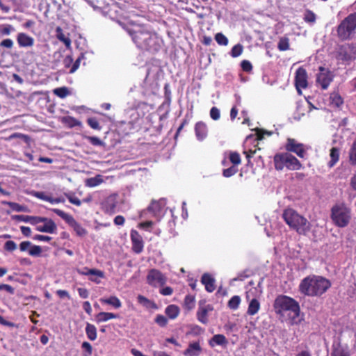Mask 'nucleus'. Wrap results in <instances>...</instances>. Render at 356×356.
Wrapping results in <instances>:
<instances>
[{"label": "nucleus", "mask_w": 356, "mask_h": 356, "mask_svg": "<svg viewBox=\"0 0 356 356\" xmlns=\"http://www.w3.org/2000/svg\"><path fill=\"white\" fill-rule=\"evenodd\" d=\"M195 131L198 140L202 141L207 136V127L202 122L196 123L195 126Z\"/></svg>", "instance_id": "6ab92c4d"}, {"label": "nucleus", "mask_w": 356, "mask_h": 356, "mask_svg": "<svg viewBox=\"0 0 356 356\" xmlns=\"http://www.w3.org/2000/svg\"><path fill=\"white\" fill-rule=\"evenodd\" d=\"M104 182L103 177L100 175H97L95 177L87 179L85 181L86 186L90 188L96 187Z\"/></svg>", "instance_id": "bb28decb"}, {"label": "nucleus", "mask_w": 356, "mask_h": 356, "mask_svg": "<svg viewBox=\"0 0 356 356\" xmlns=\"http://www.w3.org/2000/svg\"><path fill=\"white\" fill-rule=\"evenodd\" d=\"M280 51H286L289 49V40L287 38H281L277 44Z\"/></svg>", "instance_id": "4c0bfd02"}, {"label": "nucleus", "mask_w": 356, "mask_h": 356, "mask_svg": "<svg viewBox=\"0 0 356 356\" xmlns=\"http://www.w3.org/2000/svg\"><path fill=\"white\" fill-rule=\"evenodd\" d=\"M202 353L200 342L195 341L189 343L188 347L184 350L185 356H199Z\"/></svg>", "instance_id": "a211bd4d"}, {"label": "nucleus", "mask_w": 356, "mask_h": 356, "mask_svg": "<svg viewBox=\"0 0 356 356\" xmlns=\"http://www.w3.org/2000/svg\"><path fill=\"white\" fill-rule=\"evenodd\" d=\"M77 272L80 275H102L100 273L97 272L95 268H83V269H78Z\"/></svg>", "instance_id": "58836bf2"}, {"label": "nucleus", "mask_w": 356, "mask_h": 356, "mask_svg": "<svg viewBox=\"0 0 356 356\" xmlns=\"http://www.w3.org/2000/svg\"><path fill=\"white\" fill-rule=\"evenodd\" d=\"M60 121L63 124H64L66 127L69 128H72L76 126L80 127L82 125V123L79 120L75 119L72 116L62 117Z\"/></svg>", "instance_id": "a878e982"}, {"label": "nucleus", "mask_w": 356, "mask_h": 356, "mask_svg": "<svg viewBox=\"0 0 356 356\" xmlns=\"http://www.w3.org/2000/svg\"><path fill=\"white\" fill-rule=\"evenodd\" d=\"M172 289L169 286H166L160 291V293L163 296H170L172 293Z\"/></svg>", "instance_id": "338daca9"}, {"label": "nucleus", "mask_w": 356, "mask_h": 356, "mask_svg": "<svg viewBox=\"0 0 356 356\" xmlns=\"http://www.w3.org/2000/svg\"><path fill=\"white\" fill-rule=\"evenodd\" d=\"M215 39L217 42V43L220 45H224L226 46L228 44V39L225 35H224L221 33H218L216 35Z\"/></svg>", "instance_id": "79ce46f5"}, {"label": "nucleus", "mask_w": 356, "mask_h": 356, "mask_svg": "<svg viewBox=\"0 0 356 356\" xmlns=\"http://www.w3.org/2000/svg\"><path fill=\"white\" fill-rule=\"evenodd\" d=\"M41 252H42V249L39 245H31V246L29 249V254L31 256L36 257V256H39L41 254Z\"/></svg>", "instance_id": "c03bdc74"}, {"label": "nucleus", "mask_w": 356, "mask_h": 356, "mask_svg": "<svg viewBox=\"0 0 356 356\" xmlns=\"http://www.w3.org/2000/svg\"><path fill=\"white\" fill-rule=\"evenodd\" d=\"M330 161L329 162L330 167L334 166L339 159V149L337 147H332L330 150Z\"/></svg>", "instance_id": "473e14b6"}, {"label": "nucleus", "mask_w": 356, "mask_h": 356, "mask_svg": "<svg viewBox=\"0 0 356 356\" xmlns=\"http://www.w3.org/2000/svg\"><path fill=\"white\" fill-rule=\"evenodd\" d=\"M87 140L95 146H104V143L99 138L95 136H88Z\"/></svg>", "instance_id": "a18cd8bd"}, {"label": "nucleus", "mask_w": 356, "mask_h": 356, "mask_svg": "<svg viewBox=\"0 0 356 356\" xmlns=\"http://www.w3.org/2000/svg\"><path fill=\"white\" fill-rule=\"evenodd\" d=\"M332 356H350L348 347L337 344L334 346Z\"/></svg>", "instance_id": "393cba45"}, {"label": "nucleus", "mask_w": 356, "mask_h": 356, "mask_svg": "<svg viewBox=\"0 0 356 356\" xmlns=\"http://www.w3.org/2000/svg\"><path fill=\"white\" fill-rule=\"evenodd\" d=\"M286 149L296 154L299 157L304 158L306 154V149L302 143H298L293 138H288Z\"/></svg>", "instance_id": "4468645a"}, {"label": "nucleus", "mask_w": 356, "mask_h": 356, "mask_svg": "<svg viewBox=\"0 0 356 356\" xmlns=\"http://www.w3.org/2000/svg\"><path fill=\"white\" fill-rule=\"evenodd\" d=\"M209 343L211 347L216 346H226L227 340L222 334H216L209 340Z\"/></svg>", "instance_id": "5701e85b"}, {"label": "nucleus", "mask_w": 356, "mask_h": 356, "mask_svg": "<svg viewBox=\"0 0 356 356\" xmlns=\"http://www.w3.org/2000/svg\"><path fill=\"white\" fill-rule=\"evenodd\" d=\"M295 84L298 92L301 94V89L307 87V74L306 70L302 67H299L296 72Z\"/></svg>", "instance_id": "ddd939ff"}, {"label": "nucleus", "mask_w": 356, "mask_h": 356, "mask_svg": "<svg viewBox=\"0 0 356 356\" xmlns=\"http://www.w3.org/2000/svg\"><path fill=\"white\" fill-rule=\"evenodd\" d=\"M56 37L57 38L63 42L65 45L66 46L67 48H70L71 47V40L70 39V38L68 36H66L63 32V30L60 27H57L56 29Z\"/></svg>", "instance_id": "c85d7f7f"}, {"label": "nucleus", "mask_w": 356, "mask_h": 356, "mask_svg": "<svg viewBox=\"0 0 356 356\" xmlns=\"http://www.w3.org/2000/svg\"><path fill=\"white\" fill-rule=\"evenodd\" d=\"M54 94L60 98H65L70 95V92L66 87L57 88L54 90Z\"/></svg>", "instance_id": "e433bc0d"}, {"label": "nucleus", "mask_w": 356, "mask_h": 356, "mask_svg": "<svg viewBox=\"0 0 356 356\" xmlns=\"http://www.w3.org/2000/svg\"><path fill=\"white\" fill-rule=\"evenodd\" d=\"M31 224L37 225L35 229L40 232L54 234L57 229L55 222L47 218L37 217L32 218Z\"/></svg>", "instance_id": "9d476101"}, {"label": "nucleus", "mask_w": 356, "mask_h": 356, "mask_svg": "<svg viewBox=\"0 0 356 356\" xmlns=\"http://www.w3.org/2000/svg\"><path fill=\"white\" fill-rule=\"evenodd\" d=\"M179 308L175 305H170L165 308V313L170 319H175L179 314Z\"/></svg>", "instance_id": "cd10ccee"}, {"label": "nucleus", "mask_w": 356, "mask_h": 356, "mask_svg": "<svg viewBox=\"0 0 356 356\" xmlns=\"http://www.w3.org/2000/svg\"><path fill=\"white\" fill-rule=\"evenodd\" d=\"M129 34L138 47L146 49H156L155 44L158 38L156 34L149 31L147 29L137 26L129 31Z\"/></svg>", "instance_id": "7ed1b4c3"}, {"label": "nucleus", "mask_w": 356, "mask_h": 356, "mask_svg": "<svg viewBox=\"0 0 356 356\" xmlns=\"http://www.w3.org/2000/svg\"><path fill=\"white\" fill-rule=\"evenodd\" d=\"M3 204L8 205L13 211H17V212H23L26 211V207L22 205H20L15 202H2Z\"/></svg>", "instance_id": "c9c22d12"}, {"label": "nucleus", "mask_w": 356, "mask_h": 356, "mask_svg": "<svg viewBox=\"0 0 356 356\" xmlns=\"http://www.w3.org/2000/svg\"><path fill=\"white\" fill-rule=\"evenodd\" d=\"M0 45L6 48H12L13 46V41L11 39H5L1 41Z\"/></svg>", "instance_id": "e2e57ef3"}, {"label": "nucleus", "mask_w": 356, "mask_h": 356, "mask_svg": "<svg viewBox=\"0 0 356 356\" xmlns=\"http://www.w3.org/2000/svg\"><path fill=\"white\" fill-rule=\"evenodd\" d=\"M329 99L330 104L334 107H339L343 103L341 97L336 92L331 93Z\"/></svg>", "instance_id": "7c9ffc66"}, {"label": "nucleus", "mask_w": 356, "mask_h": 356, "mask_svg": "<svg viewBox=\"0 0 356 356\" xmlns=\"http://www.w3.org/2000/svg\"><path fill=\"white\" fill-rule=\"evenodd\" d=\"M20 230H21L22 233L26 236H29L31 234V228L29 227L21 226Z\"/></svg>", "instance_id": "69168bd1"}, {"label": "nucleus", "mask_w": 356, "mask_h": 356, "mask_svg": "<svg viewBox=\"0 0 356 356\" xmlns=\"http://www.w3.org/2000/svg\"><path fill=\"white\" fill-rule=\"evenodd\" d=\"M148 209L153 213L155 217H160L163 214L162 203L160 202H153Z\"/></svg>", "instance_id": "c756f323"}, {"label": "nucleus", "mask_w": 356, "mask_h": 356, "mask_svg": "<svg viewBox=\"0 0 356 356\" xmlns=\"http://www.w3.org/2000/svg\"><path fill=\"white\" fill-rule=\"evenodd\" d=\"M283 218L286 224L291 228L296 229L299 234L306 235L311 229L310 222L292 209L284 210Z\"/></svg>", "instance_id": "20e7f679"}, {"label": "nucleus", "mask_w": 356, "mask_h": 356, "mask_svg": "<svg viewBox=\"0 0 356 356\" xmlns=\"http://www.w3.org/2000/svg\"><path fill=\"white\" fill-rule=\"evenodd\" d=\"M214 279L209 274H204L202 277V283L205 286L208 292H213L215 289Z\"/></svg>", "instance_id": "412c9836"}, {"label": "nucleus", "mask_w": 356, "mask_h": 356, "mask_svg": "<svg viewBox=\"0 0 356 356\" xmlns=\"http://www.w3.org/2000/svg\"><path fill=\"white\" fill-rule=\"evenodd\" d=\"M78 293H79V295L82 298H87L88 297V291L85 288H79L78 289Z\"/></svg>", "instance_id": "0e129e2a"}, {"label": "nucleus", "mask_w": 356, "mask_h": 356, "mask_svg": "<svg viewBox=\"0 0 356 356\" xmlns=\"http://www.w3.org/2000/svg\"><path fill=\"white\" fill-rule=\"evenodd\" d=\"M51 211L62 218L70 227H72L78 236H84L87 234L86 229L77 222L72 216L58 209H52Z\"/></svg>", "instance_id": "1a4fd4ad"}, {"label": "nucleus", "mask_w": 356, "mask_h": 356, "mask_svg": "<svg viewBox=\"0 0 356 356\" xmlns=\"http://www.w3.org/2000/svg\"><path fill=\"white\" fill-rule=\"evenodd\" d=\"M184 302L188 309H192L195 306V298L191 296H187L185 298Z\"/></svg>", "instance_id": "8fccbe9b"}, {"label": "nucleus", "mask_w": 356, "mask_h": 356, "mask_svg": "<svg viewBox=\"0 0 356 356\" xmlns=\"http://www.w3.org/2000/svg\"><path fill=\"white\" fill-rule=\"evenodd\" d=\"M229 158L234 166L239 165L241 162V156L237 152H231Z\"/></svg>", "instance_id": "ea45409f"}, {"label": "nucleus", "mask_w": 356, "mask_h": 356, "mask_svg": "<svg viewBox=\"0 0 356 356\" xmlns=\"http://www.w3.org/2000/svg\"><path fill=\"white\" fill-rule=\"evenodd\" d=\"M305 19L308 22H314L316 20V16L312 12L308 11L305 13Z\"/></svg>", "instance_id": "bf43d9fd"}, {"label": "nucleus", "mask_w": 356, "mask_h": 356, "mask_svg": "<svg viewBox=\"0 0 356 356\" xmlns=\"http://www.w3.org/2000/svg\"><path fill=\"white\" fill-rule=\"evenodd\" d=\"M4 248L6 250L13 251L17 248L16 243L13 241H8L4 245Z\"/></svg>", "instance_id": "6e6d98bb"}, {"label": "nucleus", "mask_w": 356, "mask_h": 356, "mask_svg": "<svg viewBox=\"0 0 356 356\" xmlns=\"http://www.w3.org/2000/svg\"><path fill=\"white\" fill-rule=\"evenodd\" d=\"M197 318L202 323H207V311L205 308H201L197 312Z\"/></svg>", "instance_id": "a19ab883"}, {"label": "nucleus", "mask_w": 356, "mask_h": 356, "mask_svg": "<svg viewBox=\"0 0 356 356\" xmlns=\"http://www.w3.org/2000/svg\"><path fill=\"white\" fill-rule=\"evenodd\" d=\"M88 123L90 125V127L93 129L100 130V129H101V127L99 124V122H97V120L95 118H88Z\"/></svg>", "instance_id": "3c124183"}, {"label": "nucleus", "mask_w": 356, "mask_h": 356, "mask_svg": "<svg viewBox=\"0 0 356 356\" xmlns=\"http://www.w3.org/2000/svg\"><path fill=\"white\" fill-rule=\"evenodd\" d=\"M238 171V168L233 165L229 168H227L225 170H223V175L224 177H232V175H235Z\"/></svg>", "instance_id": "de8ad7c7"}, {"label": "nucleus", "mask_w": 356, "mask_h": 356, "mask_svg": "<svg viewBox=\"0 0 356 356\" xmlns=\"http://www.w3.org/2000/svg\"><path fill=\"white\" fill-rule=\"evenodd\" d=\"M350 184L351 188L354 191H356V170L355 171L353 177L350 179Z\"/></svg>", "instance_id": "774afa93"}, {"label": "nucleus", "mask_w": 356, "mask_h": 356, "mask_svg": "<svg viewBox=\"0 0 356 356\" xmlns=\"http://www.w3.org/2000/svg\"><path fill=\"white\" fill-rule=\"evenodd\" d=\"M100 302L103 304L109 305L115 309H119L122 307V302L120 300L115 296L101 298Z\"/></svg>", "instance_id": "4be33fe9"}, {"label": "nucleus", "mask_w": 356, "mask_h": 356, "mask_svg": "<svg viewBox=\"0 0 356 356\" xmlns=\"http://www.w3.org/2000/svg\"><path fill=\"white\" fill-rule=\"evenodd\" d=\"M331 286V282L322 276L309 275L305 277L299 285V290L305 296H321Z\"/></svg>", "instance_id": "f03ea898"}, {"label": "nucleus", "mask_w": 356, "mask_h": 356, "mask_svg": "<svg viewBox=\"0 0 356 356\" xmlns=\"http://www.w3.org/2000/svg\"><path fill=\"white\" fill-rule=\"evenodd\" d=\"M261 290L259 287H250L245 293V299L248 302L247 314L254 316L257 314L261 307L259 298L261 296Z\"/></svg>", "instance_id": "423d86ee"}, {"label": "nucleus", "mask_w": 356, "mask_h": 356, "mask_svg": "<svg viewBox=\"0 0 356 356\" xmlns=\"http://www.w3.org/2000/svg\"><path fill=\"white\" fill-rule=\"evenodd\" d=\"M17 41L20 47H31L34 44V39L24 33H19Z\"/></svg>", "instance_id": "f3484780"}, {"label": "nucleus", "mask_w": 356, "mask_h": 356, "mask_svg": "<svg viewBox=\"0 0 356 356\" xmlns=\"http://www.w3.org/2000/svg\"><path fill=\"white\" fill-rule=\"evenodd\" d=\"M33 239L36 240V241H40L48 242V241H49L51 239V238L50 236H44V235H41V234H36V235L34 236Z\"/></svg>", "instance_id": "680f3d73"}, {"label": "nucleus", "mask_w": 356, "mask_h": 356, "mask_svg": "<svg viewBox=\"0 0 356 356\" xmlns=\"http://www.w3.org/2000/svg\"><path fill=\"white\" fill-rule=\"evenodd\" d=\"M118 316L111 312H102L97 314L95 316V320L97 323L106 322L111 319L117 318Z\"/></svg>", "instance_id": "b1692460"}, {"label": "nucleus", "mask_w": 356, "mask_h": 356, "mask_svg": "<svg viewBox=\"0 0 356 356\" xmlns=\"http://www.w3.org/2000/svg\"><path fill=\"white\" fill-rule=\"evenodd\" d=\"M210 116L214 120H218L220 116L219 109L216 107H212L210 111Z\"/></svg>", "instance_id": "603ef678"}, {"label": "nucleus", "mask_w": 356, "mask_h": 356, "mask_svg": "<svg viewBox=\"0 0 356 356\" xmlns=\"http://www.w3.org/2000/svg\"><path fill=\"white\" fill-rule=\"evenodd\" d=\"M243 52V46L240 44L234 46L231 50V56L234 58L239 56Z\"/></svg>", "instance_id": "37998d69"}, {"label": "nucleus", "mask_w": 356, "mask_h": 356, "mask_svg": "<svg viewBox=\"0 0 356 356\" xmlns=\"http://www.w3.org/2000/svg\"><path fill=\"white\" fill-rule=\"evenodd\" d=\"M275 167L278 170L286 168L290 170H297L302 168L300 161L289 153L277 154L274 156Z\"/></svg>", "instance_id": "39448f33"}, {"label": "nucleus", "mask_w": 356, "mask_h": 356, "mask_svg": "<svg viewBox=\"0 0 356 356\" xmlns=\"http://www.w3.org/2000/svg\"><path fill=\"white\" fill-rule=\"evenodd\" d=\"M137 300L140 305H141L143 307H144L147 309H158L156 304L154 301L147 298L146 297H145L143 295H138L137 296Z\"/></svg>", "instance_id": "aec40b11"}, {"label": "nucleus", "mask_w": 356, "mask_h": 356, "mask_svg": "<svg viewBox=\"0 0 356 356\" xmlns=\"http://www.w3.org/2000/svg\"><path fill=\"white\" fill-rule=\"evenodd\" d=\"M147 282L152 286L158 287L164 285L166 277L156 269H151L147 275Z\"/></svg>", "instance_id": "9b49d317"}, {"label": "nucleus", "mask_w": 356, "mask_h": 356, "mask_svg": "<svg viewBox=\"0 0 356 356\" xmlns=\"http://www.w3.org/2000/svg\"><path fill=\"white\" fill-rule=\"evenodd\" d=\"M86 333L90 340L95 341L97 339V329L94 325L87 323Z\"/></svg>", "instance_id": "2f4dec72"}, {"label": "nucleus", "mask_w": 356, "mask_h": 356, "mask_svg": "<svg viewBox=\"0 0 356 356\" xmlns=\"http://www.w3.org/2000/svg\"><path fill=\"white\" fill-rule=\"evenodd\" d=\"M96 270L100 273L102 275H89V280L92 282H94L97 284L100 283V280L104 277V273L100 270L96 269Z\"/></svg>", "instance_id": "49530a36"}, {"label": "nucleus", "mask_w": 356, "mask_h": 356, "mask_svg": "<svg viewBox=\"0 0 356 356\" xmlns=\"http://www.w3.org/2000/svg\"><path fill=\"white\" fill-rule=\"evenodd\" d=\"M67 199H68L69 202L71 204H73L76 205V206H80L81 204V200L77 197H76L75 195H67Z\"/></svg>", "instance_id": "5fc2aeb1"}, {"label": "nucleus", "mask_w": 356, "mask_h": 356, "mask_svg": "<svg viewBox=\"0 0 356 356\" xmlns=\"http://www.w3.org/2000/svg\"><path fill=\"white\" fill-rule=\"evenodd\" d=\"M241 66L242 69L245 72H250L252 69V66L250 62L246 60H244L241 62Z\"/></svg>", "instance_id": "4d7b16f0"}, {"label": "nucleus", "mask_w": 356, "mask_h": 356, "mask_svg": "<svg viewBox=\"0 0 356 356\" xmlns=\"http://www.w3.org/2000/svg\"><path fill=\"white\" fill-rule=\"evenodd\" d=\"M356 30V13L348 15L339 25L338 36L341 40L348 39Z\"/></svg>", "instance_id": "0eeeda50"}, {"label": "nucleus", "mask_w": 356, "mask_h": 356, "mask_svg": "<svg viewBox=\"0 0 356 356\" xmlns=\"http://www.w3.org/2000/svg\"><path fill=\"white\" fill-rule=\"evenodd\" d=\"M131 238L133 245V250L136 253H140L143 249V241L142 237L136 230L131 232Z\"/></svg>", "instance_id": "dca6fc26"}, {"label": "nucleus", "mask_w": 356, "mask_h": 356, "mask_svg": "<svg viewBox=\"0 0 356 356\" xmlns=\"http://www.w3.org/2000/svg\"><path fill=\"white\" fill-rule=\"evenodd\" d=\"M241 302V299L239 296H234L228 302V307L232 310H236Z\"/></svg>", "instance_id": "72a5a7b5"}, {"label": "nucleus", "mask_w": 356, "mask_h": 356, "mask_svg": "<svg viewBox=\"0 0 356 356\" xmlns=\"http://www.w3.org/2000/svg\"><path fill=\"white\" fill-rule=\"evenodd\" d=\"M155 322L161 327H164L168 323L167 318L161 314H159L155 318Z\"/></svg>", "instance_id": "09e8293b"}, {"label": "nucleus", "mask_w": 356, "mask_h": 356, "mask_svg": "<svg viewBox=\"0 0 356 356\" xmlns=\"http://www.w3.org/2000/svg\"><path fill=\"white\" fill-rule=\"evenodd\" d=\"M332 219L339 227L348 225L350 219V211L343 204L336 205L332 209Z\"/></svg>", "instance_id": "6e6552de"}, {"label": "nucleus", "mask_w": 356, "mask_h": 356, "mask_svg": "<svg viewBox=\"0 0 356 356\" xmlns=\"http://www.w3.org/2000/svg\"><path fill=\"white\" fill-rule=\"evenodd\" d=\"M31 194L33 196H34V197H37L38 199H40V200H42L47 201V202L48 198H49V196L46 195L44 194V193H43V192L32 191L31 193Z\"/></svg>", "instance_id": "864d4df0"}, {"label": "nucleus", "mask_w": 356, "mask_h": 356, "mask_svg": "<svg viewBox=\"0 0 356 356\" xmlns=\"http://www.w3.org/2000/svg\"><path fill=\"white\" fill-rule=\"evenodd\" d=\"M31 243L29 241H23L19 244V249L22 252L29 251L31 246Z\"/></svg>", "instance_id": "13d9d810"}, {"label": "nucleus", "mask_w": 356, "mask_h": 356, "mask_svg": "<svg viewBox=\"0 0 356 356\" xmlns=\"http://www.w3.org/2000/svg\"><path fill=\"white\" fill-rule=\"evenodd\" d=\"M273 309L282 322L291 325H299L304 319L299 303L287 296H278L274 301Z\"/></svg>", "instance_id": "f257e3e1"}, {"label": "nucleus", "mask_w": 356, "mask_h": 356, "mask_svg": "<svg viewBox=\"0 0 356 356\" xmlns=\"http://www.w3.org/2000/svg\"><path fill=\"white\" fill-rule=\"evenodd\" d=\"M349 162L355 165H356V139L353 143L349 152H348Z\"/></svg>", "instance_id": "f704fd0d"}, {"label": "nucleus", "mask_w": 356, "mask_h": 356, "mask_svg": "<svg viewBox=\"0 0 356 356\" xmlns=\"http://www.w3.org/2000/svg\"><path fill=\"white\" fill-rule=\"evenodd\" d=\"M117 203V195L115 194L111 195L102 202V209L106 213L113 214L115 213Z\"/></svg>", "instance_id": "2eb2a0df"}, {"label": "nucleus", "mask_w": 356, "mask_h": 356, "mask_svg": "<svg viewBox=\"0 0 356 356\" xmlns=\"http://www.w3.org/2000/svg\"><path fill=\"white\" fill-rule=\"evenodd\" d=\"M319 73L317 74L316 82L322 89L325 90L333 80L332 72L323 67H319Z\"/></svg>", "instance_id": "f8f14e48"}, {"label": "nucleus", "mask_w": 356, "mask_h": 356, "mask_svg": "<svg viewBox=\"0 0 356 356\" xmlns=\"http://www.w3.org/2000/svg\"><path fill=\"white\" fill-rule=\"evenodd\" d=\"M15 219H17L19 220H22L24 222H30L31 223L32 218H35V217L29 216H22V215H18L15 216L14 217Z\"/></svg>", "instance_id": "052dcab7"}]
</instances>
